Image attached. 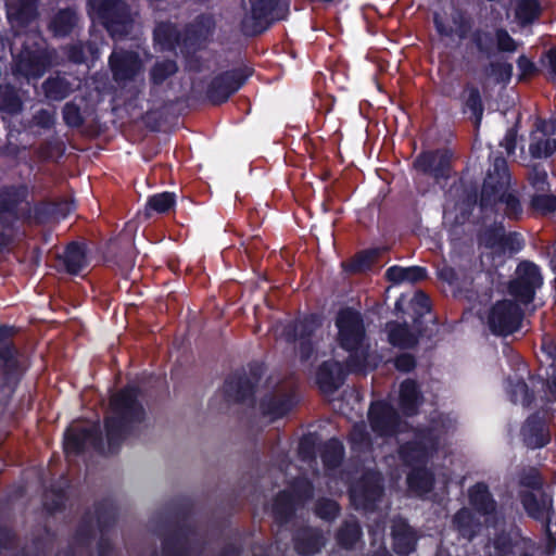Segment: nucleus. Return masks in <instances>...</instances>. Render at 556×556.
<instances>
[{"label":"nucleus","mask_w":556,"mask_h":556,"mask_svg":"<svg viewBox=\"0 0 556 556\" xmlns=\"http://www.w3.org/2000/svg\"><path fill=\"white\" fill-rule=\"evenodd\" d=\"M368 420L374 437L365 424H357L350 433V445L354 457L362 462L376 458L387 446L399 445V457L409 468L407 485L416 496H426L435 485L445 493L450 477L433 479L427 465L445 441V435L454 430L456 419L451 415L438 414L430 426L422 429L408 428L399 418L393 406L386 400L372 402L368 409Z\"/></svg>","instance_id":"obj_1"},{"label":"nucleus","mask_w":556,"mask_h":556,"mask_svg":"<svg viewBox=\"0 0 556 556\" xmlns=\"http://www.w3.org/2000/svg\"><path fill=\"white\" fill-rule=\"evenodd\" d=\"M468 500L475 511L462 508L453 518L462 536L471 540L480 533L489 538L494 535V556H534L538 549L534 541L522 536L517 528L505 531L504 515L485 483L478 482L469 488Z\"/></svg>","instance_id":"obj_2"},{"label":"nucleus","mask_w":556,"mask_h":556,"mask_svg":"<svg viewBox=\"0 0 556 556\" xmlns=\"http://www.w3.org/2000/svg\"><path fill=\"white\" fill-rule=\"evenodd\" d=\"M509 182L506 161L495 157L484 179L479 202L483 218H493V225L481 232L480 244L498 256L507 253L511 255L523 247L521 236L516 232L506 233L505 227L498 220V217L515 219L522 213L521 204L510 190Z\"/></svg>","instance_id":"obj_3"},{"label":"nucleus","mask_w":556,"mask_h":556,"mask_svg":"<svg viewBox=\"0 0 556 556\" xmlns=\"http://www.w3.org/2000/svg\"><path fill=\"white\" fill-rule=\"evenodd\" d=\"M336 326L340 348L348 353L342 364L339 359L325 361L317 370L316 381L324 392L337 390L346 371H367L377 366L376 357L368 351L365 327L359 313L345 308L339 312Z\"/></svg>","instance_id":"obj_4"},{"label":"nucleus","mask_w":556,"mask_h":556,"mask_svg":"<svg viewBox=\"0 0 556 556\" xmlns=\"http://www.w3.org/2000/svg\"><path fill=\"white\" fill-rule=\"evenodd\" d=\"M143 416L144 410L138 402V390L135 387L125 388L111 401V416L105 420L106 446L97 424L88 427L72 425V453L87 447L100 453H114L132 425L140 422Z\"/></svg>","instance_id":"obj_5"},{"label":"nucleus","mask_w":556,"mask_h":556,"mask_svg":"<svg viewBox=\"0 0 556 556\" xmlns=\"http://www.w3.org/2000/svg\"><path fill=\"white\" fill-rule=\"evenodd\" d=\"M541 286L542 275L539 267L530 262L520 263L508 288L515 302L503 300L491 307L486 317L490 330L497 336H508L517 331L522 319L520 305L529 304Z\"/></svg>","instance_id":"obj_6"},{"label":"nucleus","mask_w":556,"mask_h":556,"mask_svg":"<svg viewBox=\"0 0 556 556\" xmlns=\"http://www.w3.org/2000/svg\"><path fill=\"white\" fill-rule=\"evenodd\" d=\"M521 503L528 516L541 522L544 528L546 543L542 553L553 555L556 551V513L552 497L544 492L538 479L533 480L530 491L523 492Z\"/></svg>","instance_id":"obj_7"},{"label":"nucleus","mask_w":556,"mask_h":556,"mask_svg":"<svg viewBox=\"0 0 556 556\" xmlns=\"http://www.w3.org/2000/svg\"><path fill=\"white\" fill-rule=\"evenodd\" d=\"M91 14L102 21L113 38L127 36L134 27L129 8L122 0H89Z\"/></svg>","instance_id":"obj_8"},{"label":"nucleus","mask_w":556,"mask_h":556,"mask_svg":"<svg viewBox=\"0 0 556 556\" xmlns=\"http://www.w3.org/2000/svg\"><path fill=\"white\" fill-rule=\"evenodd\" d=\"M213 27L214 22L211 16H200L192 29L188 30L182 38V45L193 46L201 38L206 37ZM154 41L162 50H175L181 43V36L175 25L160 23L154 30Z\"/></svg>","instance_id":"obj_9"},{"label":"nucleus","mask_w":556,"mask_h":556,"mask_svg":"<svg viewBox=\"0 0 556 556\" xmlns=\"http://www.w3.org/2000/svg\"><path fill=\"white\" fill-rule=\"evenodd\" d=\"M382 496L380 473L367 468L359 479L350 485V498L356 509L372 513Z\"/></svg>","instance_id":"obj_10"},{"label":"nucleus","mask_w":556,"mask_h":556,"mask_svg":"<svg viewBox=\"0 0 556 556\" xmlns=\"http://www.w3.org/2000/svg\"><path fill=\"white\" fill-rule=\"evenodd\" d=\"M290 491L291 493L288 491L281 492L271 506L274 517L281 525L287 523L299 505L313 495V486L305 477H299L292 481Z\"/></svg>","instance_id":"obj_11"},{"label":"nucleus","mask_w":556,"mask_h":556,"mask_svg":"<svg viewBox=\"0 0 556 556\" xmlns=\"http://www.w3.org/2000/svg\"><path fill=\"white\" fill-rule=\"evenodd\" d=\"M279 0H248L243 3L241 27L245 35L254 36L267 28Z\"/></svg>","instance_id":"obj_12"},{"label":"nucleus","mask_w":556,"mask_h":556,"mask_svg":"<svg viewBox=\"0 0 556 556\" xmlns=\"http://www.w3.org/2000/svg\"><path fill=\"white\" fill-rule=\"evenodd\" d=\"M319 326V318L315 315L306 316L302 319L289 324L283 329L287 341H299L300 357L302 362H307L314 353L313 345L317 344L314 340L316 330Z\"/></svg>","instance_id":"obj_13"},{"label":"nucleus","mask_w":556,"mask_h":556,"mask_svg":"<svg viewBox=\"0 0 556 556\" xmlns=\"http://www.w3.org/2000/svg\"><path fill=\"white\" fill-rule=\"evenodd\" d=\"M556 151V114L548 119H539L530 134L529 153L544 159Z\"/></svg>","instance_id":"obj_14"},{"label":"nucleus","mask_w":556,"mask_h":556,"mask_svg":"<svg viewBox=\"0 0 556 556\" xmlns=\"http://www.w3.org/2000/svg\"><path fill=\"white\" fill-rule=\"evenodd\" d=\"M110 66L115 81L126 84L135 80L142 71L139 55L131 51L114 50L110 56Z\"/></svg>","instance_id":"obj_15"},{"label":"nucleus","mask_w":556,"mask_h":556,"mask_svg":"<svg viewBox=\"0 0 556 556\" xmlns=\"http://www.w3.org/2000/svg\"><path fill=\"white\" fill-rule=\"evenodd\" d=\"M462 186H453L443 208V219L446 224L459 225L466 222L471 208L475 205L476 198L467 194L466 198L455 201L454 194H458Z\"/></svg>","instance_id":"obj_16"},{"label":"nucleus","mask_w":556,"mask_h":556,"mask_svg":"<svg viewBox=\"0 0 556 556\" xmlns=\"http://www.w3.org/2000/svg\"><path fill=\"white\" fill-rule=\"evenodd\" d=\"M244 78L236 72H227L214 78L207 89L210 101L223 103L243 85Z\"/></svg>","instance_id":"obj_17"},{"label":"nucleus","mask_w":556,"mask_h":556,"mask_svg":"<svg viewBox=\"0 0 556 556\" xmlns=\"http://www.w3.org/2000/svg\"><path fill=\"white\" fill-rule=\"evenodd\" d=\"M450 159L446 151L427 152L415 161V167L439 180L448 176Z\"/></svg>","instance_id":"obj_18"},{"label":"nucleus","mask_w":556,"mask_h":556,"mask_svg":"<svg viewBox=\"0 0 556 556\" xmlns=\"http://www.w3.org/2000/svg\"><path fill=\"white\" fill-rule=\"evenodd\" d=\"M293 400L282 389H277L273 393L267 394L261 402V412L270 421L276 420L286 415L292 407Z\"/></svg>","instance_id":"obj_19"},{"label":"nucleus","mask_w":556,"mask_h":556,"mask_svg":"<svg viewBox=\"0 0 556 556\" xmlns=\"http://www.w3.org/2000/svg\"><path fill=\"white\" fill-rule=\"evenodd\" d=\"M521 435L525 444L531 448L543 447L549 439L545 421L536 414L527 419L522 426Z\"/></svg>","instance_id":"obj_20"},{"label":"nucleus","mask_w":556,"mask_h":556,"mask_svg":"<svg viewBox=\"0 0 556 556\" xmlns=\"http://www.w3.org/2000/svg\"><path fill=\"white\" fill-rule=\"evenodd\" d=\"M293 540L295 551L299 554L305 556L319 552L326 542L323 533L312 528H304L299 530Z\"/></svg>","instance_id":"obj_21"},{"label":"nucleus","mask_w":556,"mask_h":556,"mask_svg":"<svg viewBox=\"0 0 556 556\" xmlns=\"http://www.w3.org/2000/svg\"><path fill=\"white\" fill-rule=\"evenodd\" d=\"M422 401L419 387L412 379L404 380L399 390V406L404 415L413 416Z\"/></svg>","instance_id":"obj_22"},{"label":"nucleus","mask_w":556,"mask_h":556,"mask_svg":"<svg viewBox=\"0 0 556 556\" xmlns=\"http://www.w3.org/2000/svg\"><path fill=\"white\" fill-rule=\"evenodd\" d=\"M528 374L526 365L519 364L514 379L509 378L506 384V392L510 401L515 404H520L523 407L530 406L532 400L529 394L528 386L525 382V377Z\"/></svg>","instance_id":"obj_23"},{"label":"nucleus","mask_w":556,"mask_h":556,"mask_svg":"<svg viewBox=\"0 0 556 556\" xmlns=\"http://www.w3.org/2000/svg\"><path fill=\"white\" fill-rule=\"evenodd\" d=\"M392 536L394 542V551L397 554L406 555L414 551L416 544V534L405 520L396 519L393 521Z\"/></svg>","instance_id":"obj_24"},{"label":"nucleus","mask_w":556,"mask_h":556,"mask_svg":"<svg viewBox=\"0 0 556 556\" xmlns=\"http://www.w3.org/2000/svg\"><path fill=\"white\" fill-rule=\"evenodd\" d=\"M540 4L536 0H521L515 8V23L523 35L530 34V26L539 17Z\"/></svg>","instance_id":"obj_25"},{"label":"nucleus","mask_w":556,"mask_h":556,"mask_svg":"<svg viewBox=\"0 0 556 556\" xmlns=\"http://www.w3.org/2000/svg\"><path fill=\"white\" fill-rule=\"evenodd\" d=\"M254 392V386L251 381L240 375L230 377L224 386V393L229 401L243 402Z\"/></svg>","instance_id":"obj_26"},{"label":"nucleus","mask_w":556,"mask_h":556,"mask_svg":"<svg viewBox=\"0 0 556 556\" xmlns=\"http://www.w3.org/2000/svg\"><path fill=\"white\" fill-rule=\"evenodd\" d=\"M36 15L35 0H21L8 3V17L13 25H24Z\"/></svg>","instance_id":"obj_27"},{"label":"nucleus","mask_w":556,"mask_h":556,"mask_svg":"<svg viewBox=\"0 0 556 556\" xmlns=\"http://www.w3.org/2000/svg\"><path fill=\"white\" fill-rule=\"evenodd\" d=\"M387 278L395 283L416 282L426 277V269L420 266L401 267L392 266L387 269Z\"/></svg>","instance_id":"obj_28"},{"label":"nucleus","mask_w":556,"mask_h":556,"mask_svg":"<svg viewBox=\"0 0 556 556\" xmlns=\"http://www.w3.org/2000/svg\"><path fill=\"white\" fill-rule=\"evenodd\" d=\"M389 340L392 345L410 348L417 343V336L410 331L406 324H388Z\"/></svg>","instance_id":"obj_29"},{"label":"nucleus","mask_w":556,"mask_h":556,"mask_svg":"<svg viewBox=\"0 0 556 556\" xmlns=\"http://www.w3.org/2000/svg\"><path fill=\"white\" fill-rule=\"evenodd\" d=\"M90 265V251L85 242L72 241V276L85 275Z\"/></svg>","instance_id":"obj_30"},{"label":"nucleus","mask_w":556,"mask_h":556,"mask_svg":"<svg viewBox=\"0 0 556 556\" xmlns=\"http://www.w3.org/2000/svg\"><path fill=\"white\" fill-rule=\"evenodd\" d=\"M343 457V445L339 440L331 439L325 443L321 453V459L325 466V470L330 473L336 469Z\"/></svg>","instance_id":"obj_31"},{"label":"nucleus","mask_w":556,"mask_h":556,"mask_svg":"<svg viewBox=\"0 0 556 556\" xmlns=\"http://www.w3.org/2000/svg\"><path fill=\"white\" fill-rule=\"evenodd\" d=\"M434 24L438 33L441 36L452 38L454 35L462 38L464 37L465 29L462 25V16L458 13H455L451 21H444L443 16L440 14L434 15Z\"/></svg>","instance_id":"obj_32"},{"label":"nucleus","mask_w":556,"mask_h":556,"mask_svg":"<svg viewBox=\"0 0 556 556\" xmlns=\"http://www.w3.org/2000/svg\"><path fill=\"white\" fill-rule=\"evenodd\" d=\"M176 203V197L173 192H162L154 194L149 198L146 212L147 215H150L151 212H156L160 214L168 212L172 207H174Z\"/></svg>","instance_id":"obj_33"},{"label":"nucleus","mask_w":556,"mask_h":556,"mask_svg":"<svg viewBox=\"0 0 556 556\" xmlns=\"http://www.w3.org/2000/svg\"><path fill=\"white\" fill-rule=\"evenodd\" d=\"M361 528L358 522L351 518L344 522L338 533V542L345 548L352 547L361 538Z\"/></svg>","instance_id":"obj_34"},{"label":"nucleus","mask_w":556,"mask_h":556,"mask_svg":"<svg viewBox=\"0 0 556 556\" xmlns=\"http://www.w3.org/2000/svg\"><path fill=\"white\" fill-rule=\"evenodd\" d=\"M467 97L465 100V111L470 112L475 121V125L478 128L482 121L483 105L481 101L480 92L477 88L470 87L466 90Z\"/></svg>","instance_id":"obj_35"},{"label":"nucleus","mask_w":556,"mask_h":556,"mask_svg":"<svg viewBox=\"0 0 556 556\" xmlns=\"http://www.w3.org/2000/svg\"><path fill=\"white\" fill-rule=\"evenodd\" d=\"M542 351L552 361L549 374L548 390L556 402V342L552 338H544L542 341Z\"/></svg>","instance_id":"obj_36"},{"label":"nucleus","mask_w":556,"mask_h":556,"mask_svg":"<svg viewBox=\"0 0 556 556\" xmlns=\"http://www.w3.org/2000/svg\"><path fill=\"white\" fill-rule=\"evenodd\" d=\"M531 205L538 212L543 214L556 211V197L552 195L549 191L534 193L531 199Z\"/></svg>","instance_id":"obj_37"},{"label":"nucleus","mask_w":556,"mask_h":556,"mask_svg":"<svg viewBox=\"0 0 556 556\" xmlns=\"http://www.w3.org/2000/svg\"><path fill=\"white\" fill-rule=\"evenodd\" d=\"M473 40L477 48L485 54L490 55L496 51L495 31L479 29L475 33Z\"/></svg>","instance_id":"obj_38"},{"label":"nucleus","mask_w":556,"mask_h":556,"mask_svg":"<svg viewBox=\"0 0 556 556\" xmlns=\"http://www.w3.org/2000/svg\"><path fill=\"white\" fill-rule=\"evenodd\" d=\"M547 177V172L544 167L540 165L533 166L529 174V180L535 193L549 191V182Z\"/></svg>","instance_id":"obj_39"},{"label":"nucleus","mask_w":556,"mask_h":556,"mask_svg":"<svg viewBox=\"0 0 556 556\" xmlns=\"http://www.w3.org/2000/svg\"><path fill=\"white\" fill-rule=\"evenodd\" d=\"M177 71V65L174 61L164 60L157 62L151 71V80L154 84H161L166 78L172 76Z\"/></svg>","instance_id":"obj_40"},{"label":"nucleus","mask_w":556,"mask_h":556,"mask_svg":"<svg viewBox=\"0 0 556 556\" xmlns=\"http://www.w3.org/2000/svg\"><path fill=\"white\" fill-rule=\"evenodd\" d=\"M94 518L99 531L103 534L105 528L114 520L115 510L112 505L101 504L96 507Z\"/></svg>","instance_id":"obj_41"},{"label":"nucleus","mask_w":556,"mask_h":556,"mask_svg":"<svg viewBox=\"0 0 556 556\" xmlns=\"http://www.w3.org/2000/svg\"><path fill=\"white\" fill-rule=\"evenodd\" d=\"M488 75L493 78L496 84H507L513 75V65L510 63L491 64Z\"/></svg>","instance_id":"obj_42"},{"label":"nucleus","mask_w":556,"mask_h":556,"mask_svg":"<svg viewBox=\"0 0 556 556\" xmlns=\"http://www.w3.org/2000/svg\"><path fill=\"white\" fill-rule=\"evenodd\" d=\"M496 51L513 53L517 51L519 43L508 34L507 30L498 28L495 30Z\"/></svg>","instance_id":"obj_43"},{"label":"nucleus","mask_w":556,"mask_h":556,"mask_svg":"<svg viewBox=\"0 0 556 556\" xmlns=\"http://www.w3.org/2000/svg\"><path fill=\"white\" fill-rule=\"evenodd\" d=\"M378 255L377 250H369L361 252L356 255V257L350 264V267L354 271H364L368 269L374 263L375 258Z\"/></svg>","instance_id":"obj_44"},{"label":"nucleus","mask_w":556,"mask_h":556,"mask_svg":"<svg viewBox=\"0 0 556 556\" xmlns=\"http://www.w3.org/2000/svg\"><path fill=\"white\" fill-rule=\"evenodd\" d=\"M339 511V507L336 502L331 500H321L316 505V514L326 520L333 519Z\"/></svg>","instance_id":"obj_45"},{"label":"nucleus","mask_w":556,"mask_h":556,"mask_svg":"<svg viewBox=\"0 0 556 556\" xmlns=\"http://www.w3.org/2000/svg\"><path fill=\"white\" fill-rule=\"evenodd\" d=\"M70 26V13L61 11L51 22V29L56 36H65Z\"/></svg>","instance_id":"obj_46"},{"label":"nucleus","mask_w":556,"mask_h":556,"mask_svg":"<svg viewBox=\"0 0 556 556\" xmlns=\"http://www.w3.org/2000/svg\"><path fill=\"white\" fill-rule=\"evenodd\" d=\"M517 67L519 71L518 79L522 80L532 75L535 71L534 63L525 55H520L517 60Z\"/></svg>","instance_id":"obj_47"},{"label":"nucleus","mask_w":556,"mask_h":556,"mask_svg":"<svg viewBox=\"0 0 556 556\" xmlns=\"http://www.w3.org/2000/svg\"><path fill=\"white\" fill-rule=\"evenodd\" d=\"M314 446L313 441L308 438L301 440L299 444V455L303 462L311 464L314 459Z\"/></svg>","instance_id":"obj_48"},{"label":"nucleus","mask_w":556,"mask_h":556,"mask_svg":"<svg viewBox=\"0 0 556 556\" xmlns=\"http://www.w3.org/2000/svg\"><path fill=\"white\" fill-rule=\"evenodd\" d=\"M394 365L396 369L407 372L410 371L415 365V358L409 354H401L395 358Z\"/></svg>","instance_id":"obj_49"},{"label":"nucleus","mask_w":556,"mask_h":556,"mask_svg":"<svg viewBox=\"0 0 556 556\" xmlns=\"http://www.w3.org/2000/svg\"><path fill=\"white\" fill-rule=\"evenodd\" d=\"M540 407L547 412H556L555 397L549 393L548 387L544 391V395L540 397ZM539 406V403H535Z\"/></svg>","instance_id":"obj_50"},{"label":"nucleus","mask_w":556,"mask_h":556,"mask_svg":"<svg viewBox=\"0 0 556 556\" xmlns=\"http://www.w3.org/2000/svg\"><path fill=\"white\" fill-rule=\"evenodd\" d=\"M516 131L514 129H509L503 141L501 142V146L505 148L507 154H513L516 149Z\"/></svg>","instance_id":"obj_51"},{"label":"nucleus","mask_w":556,"mask_h":556,"mask_svg":"<svg viewBox=\"0 0 556 556\" xmlns=\"http://www.w3.org/2000/svg\"><path fill=\"white\" fill-rule=\"evenodd\" d=\"M439 277L448 282L450 285H453L456 279V273L453 268L444 266L441 269H439Z\"/></svg>","instance_id":"obj_52"},{"label":"nucleus","mask_w":556,"mask_h":556,"mask_svg":"<svg viewBox=\"0 0 556 556\" xmlns=\"http://www.w3.org/2000/svg\"><path fill=\"white\" fill-rule=\"evenodd\" d=\"M72 63H80L85 61V56L83 53V47H78L76 45H72Z\"/></svg>","instance_id":"obj_53"},{"label":"nucleus","mask_w":556,"mask_h":556,"mask_svg":"<svg viewBox=\"0 0 556 556\" xmlns=\"http://www.w3.org/2000/svg\"><path fill=\"white\" fill-rule=\"evenodd\" d=\"M413 302L421 306L422 308H428V298L422 292L416 293L413 298Z\"/></svg>","instance_id":"obj_54"},{"label":"nucleus","mask_w":556,"mask_h":556,"mask_svg":"<svg viewBox=\"0 0 556 556\" xmlns=\"http://www.w3.org/2000/svg\"><path fill=\"white\" fill-rule=\"evenodd\" d=\"M547 59H548L551 74H553L556 77V49H552L548 52Z\"/></svg>","instance_id":"obj_55"},{"label":"nucleus","mask_w":556,"mask_h":556,"mask_svg":"<svg viewBox=\"0 0 556 556\" xmlns=\"http://www.w3.org/2000/svg\"><path fill=\"white\" fill-rule=\"evenodd\" d=\"M99 556H109V552L111 551V544L102 539L99 543Z\"/></svg>","instance_id":"obj_56"},{"label":"nucleus","mask_w":556,"mask_h":556,"mask_svg":"<svg viewBox=\"0 0 556 556\" xmlns=\"http://www.w3.org/2000/svg\"><path fill=\"white\" fill-rule=\"evenodd\" d=\"M374 532L375 535H377L378 533H383L384 531V526L380 527V525H377L376 526V529L371 530Z\"/></svg>","instance_id":"obj_57"},{"label":"nucleus","mask_w":556,"mask_h":556,"mask_svg":"<svg viewBox=\"0 0 556 556\" xmlns=\"http://www.w3.org/2000/svg\"><path fill=\"white\" fill-rule=\"evenodd\" d=\"M71 118H72V126L74 124H78V121H77V117L75 115V112H74V109L72 108V115H71Z\"/></svg>","instance_id":"obj_58"},{"label":"nucleus","mask_w":556,"mask_h":556,"mask_svg":"<svg viewBox=\"0 0 556 556\" xmlns=\"http://www.w3.org/2000/svg\"><path fill=\"white\" fill-rule=\"evenodd\" d=\"M551 264H552L553 270L556 271V251L552 257Z\"/></svg>","instance_id":"obj_59"},{"label":"nucleus","mask_w":556,"mask_h":556,"mask_svg":"<svg viewBox=\"0 0 556 556\" xmlns=\"http://www.w3.org/2000/svg\"><path fill=\"white\" fill-rule=\"evenodd\" d=\"M164 551L166 554H170V551H169V545L168 543L166 542L165 545H164Z\"/></svg>","instance_id":"obj_60"},{"label":"nucleus","mask_w":556,"mask_h":556,"mask_svg":"<svg viewBox=\"0 0 556 556\" xmlns=\"http://www.w3.org/2000/svg\"><path fill=\"white\" fill-rule=\"evenodd\" d=\"M391 476H392V478H396V479L400 478V475L395 476L394 472H391Z\"/></svg>","instance_id":"obj_61"},{"label":"nucleus","mask_w":556,"mask_h":556,"mask_svg":"<svg viewBox=\"0 0 556 556\" xmlns=\"http://www.w3.org/2000/svg\"><path fill=\"white\" fill-rule=\"evenodd\" d=\"M395 307L396 309H400V301L396 302Z\"/></svg>","instance_id":"obj_62"},{"label":"nucleus","mask_w":556,"mask_h":556,"mask_svg":"<svg viewBox=\"0 0 556 556\" xmlns=\"http://www.w3.org/2000/svg\"><path fill=\"white\" fill-rule=\"evenodd\" d=\"M380 556H390L387 552H383Z\"/></svg>","instance_id":"obj_63"},{"label":"nucleus","mask_w":556,"mask_h":556,"mask_svg":"<svg viewBox=\"0 0 556 556\" xmlns=\"http://www.w3.org/2000/svg\"><path fill=\"white\" fill-rule=\"evenodd\" d=\"M67 432H68V429H66V430L64 431V437H65V438H66V435H67Z\"/></svg>","instance_id":"obj_64"}]
</instances>
